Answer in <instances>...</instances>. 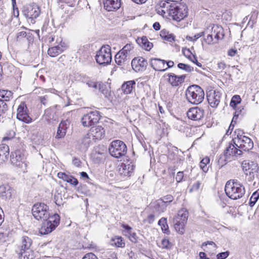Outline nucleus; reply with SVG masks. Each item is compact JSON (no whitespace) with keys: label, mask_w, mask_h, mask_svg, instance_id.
Listing matches in <instances>:
<instances>
[{"label":"nucleus","mask_w":259,"mask_h":259,"mask_svg":"<svg viewBox=\"0 0 259 259\" xmlns=\"http://www.w3.org/2000/svg\"><path fill=\"white\" fill-rule=\"evenodd\" d=\"M188 218V212L185 209H182L178 212L177 215L174 219H178L181 220V222L187 223Z\"/></svg>","instance_id":"39"},{"label":"nucleus","mask_w":259,"mask_h":259,"mask_svg":"<svg viewBox=\"0 0 259 259\" xmlns=\"http://www.w3.org/2000/svg\"><path fill=\"white\" fill-rule=\"evenodd\" d=\"M104 6L108 11H113L118 9L121 6L120 0H105Z\"/></svg>","instance_id":"18"},{"label":"nucleus","mask_w":259,"mask_h":259,"mask_svg":"<svg viewBox=\"0 0 259 259\" xmlns=\"http://www.w3.org/2000/svg\"><path fill=\"white\" fill-rule=\"evenodd\" d=\"M32 245L31 239L27 237L23 236L21 239V249L20 251H25V250H31L30 246Z\"/></svg>","instance_id":"32"},{"label":"nucleus","mask_w":259,"mask_h":259,"mask_svg":"<svg viewBox=\"0 0 259 259\" xmlns=\"http://www.w3.org/2000/svg\"><path fill=\"white\" fill-rule=\"evenodd\" d=\"M226 67V64L224 62H220L217 64V70L218 72H222Z\"/></svg>","instance_id":"58"},{"label":"nucleus","mask_w":259,"mask_h":259,"mask_svg":"<svg viewBox=\"0 0 259 259\" xmlns=\"http://www.w3.org/2000/svg\"><path fill=\"white\" fill-rule=\"evenodd\" d=\"M159 200H161V201H162L163 204L164 205H165V204L167 203H169V202H172V200H174V197L171 195H166V196L163 197L162 198H161Z\"/></svg>","instance_id":"52"},{"label":"nucleus","mask_w":259,"mask_h":259,"mask_svg":"<svg viewBox=\"0 0 259 259\" xmlns=\"http://www.w3.org/2000/svg\"><path fill=\"white\" fill-rule=\"evenodd\" d=\"M134 46L132 44H127L120 50L122 53L131 58V51L133 50Z\"/></svg>","instance_id":"44"},{"label":"nucleus","mask_w":259,"mask_h":259,"mask_svg":"<svg viewBox=\"0 0 259 259\" xmlns=\"http://www.w3.org/2000/svg\"><path fill=\"white\" fill-rule=\"evenodd\" d=\"M108 150L110 155L117 158L124 156L127 152L126 145L120 140L112 141L109 147Z\"/></svg>","instance_id":"5"},{"label":"nucleus","mask_w":259,"mask_h":259,"mask_svg":"<svg viewBox=\"0 0 259 259\" xmlns=\"http://www.w3.org/2000/svg\"><path fill=\"white\" fill-rule=\"evenodd\" d=\"M112 245H114L118 247H124L125 243L123 242L121 237H115L112 239L111 241Z\"/></svg>","instance_id":"42"},{"label":"nucleus","mask_w":259,"mask_h":259,"mask_svg":"<svg viewBox=\"0 0 259 259\" xmlns=\"http://www.w3.org/2000/svg\"><path fill=\"white\" fill-rule=\"evenodd\" d=\"M48 99V96L47 95H45L44 96H41L39 97L40 102L45 105H46L47 103Z\"/></svg>","instance_id":"64"},{"label":"nucleus","mask_w":259,"mask_h":259,"mask_svg":"<svg viewBox=\"0 0 259 259\" xmlns=\"http://www.w3.org/2000/svg\"><path fill=\"white\" fill-rule=\"evenodd\" d=\"M132 66L133 69L136 72L142 71L146 69L148 62L143 57L135 58L132 61Z\"/></svg>","instance_id":"10"},{"label":"nucleus","mask_w":259,"mask_h":259,"mask_svg":"<svg viewBox=\"0 0 259 259\" xmlns=\"http://www.w3.org/2000/svg\"><path fill=\"white\" fill-rule=\"evenodd\" d=\"M100 92L104 95L105 98H109L111 95L110 87L106 84L99 83L98 88Z\"/></svg>","instance_id":"37"},{"label":"nucleus","mask_w":259,"mask_h":259,"mask_svg":"<svg viewBox=\"0 0 259 259\" xmlns=\"http://www.w3.org/2000/svg\"><path fill=\"white\" fill-rule=\"evenodd\" d=\"M133 165L122 164L119 169V172L123 178L129 177L133 172Z\"/></svg>","instance_id":"23"},{"label":"nucleus","mask_w":259,"mask_h":259,"mask_svg":"<svg viewBox=\"0 0 259 259\" xmlns=\"http://www.w3.org/2000/svg\"><path fill=\"white\" fill-rule=\"evenodd\" d=\"M241 101V98L239 95L234 96L231 101L230 105L233 108H235L237 104L240 103Z\"/></svg>","instance_id":"47"},{"label":"nucleus","mask_w":259,"mask_h":259,"mask_svg":"<svg viewBox=\"0 0 259 259\" xmlns=\"http://www.w3.org/2000/svg\"><path fill=\"white\" fill-rule=\"evenodd\" d=\"M204 110L198 107L190 108L187 112L188 117L193 120L199 121L204 116Z\"/></svg>","instance_id":"11"},{"label":"nucleus","mask_w":259,"mask_h":259,"mask_svg":"<svg viewBox=\"0 0 259 259\" xmlns=\"http://www.w3.org/2000/svg\"><path fill=\"white\" fill-rule=\"evenodd\" d=\"M172 3H170L169 1L166 0L165 1L160 2L156 7H160L162 9H170Z\"/></svg>","instance_id":"50"},{"label":"nucleus","mask_w":259,"mask_h":259,"mask_svg":"<svg viewBox=\"0 0 259 259\" xmlns=\"http://www.w3.org/2000/svg\"><path fill=\"white\" fill-rule=\"evenodd\" d=\"M178 67L180 69L185 70L187 72H191L193 70V67L189 65L180 63L178 64Z\"/></svg>","instance_id":"48"},{"label":"nucleus","mask_w":259,"mask_h":259,"mask_svg":"<svg viewBox=\"0 0 259 259\" xmlns=\"http://www.w3.org/2000/svg\"><path fill=\"white\" fill-rule=\"evenodd\" d=\"M30 33L27 34L26 31H20L17 34L16 40L18 41H21L24 40H28L30 37Z\"/></svg>","instance_id":"43"},{"label":"nucleus","mask_w":259,"mask_h":259,"mask_svg":"<svg viewBox=\"0 0 259 259\" xmlns=\"http://www.w3.org/2000/svg\"><path fill=\"white\" fill-rule=\"evenodd\" d=\"M128 235L130 240L132 242L134 243H136L138 241V237L137 236L136 233L132 232L131 231L128 232Z\"/></svg>","instance_id":"54"},{"label":"nucleus","mask_w":259,"mask_h":259,"mask_svg":"<svg viewBox=\"0 0 259 259\" xmlns=\"http://www.w3.org/2000/svg\"><path fill=\"white\" fill-rule=\"evenodd\" d=\"M167 76L168 82L173 87L178 86L184 82L186 78L185 75L178 76L172 73H168Z\"/></svg>","instance_id":"14"},{"label":"nucleus","mask_w":259,"mask_h":259,"mask_svg":"<svg viewBox=\"0 0 259 259\" xmlns=\"http://www.w3.org/2000/svg\"><path fill=\"white\" fill-rule=\"evenodd\" d=\"M209 162V158L208 157L203 158L200 162V167L205 172H206L208 170V167L207 166V165Z\"/></svg>","instance_id":"45"},{"label":"nucleus","mask_w":259,"mask_h":259,"mask_svg":"<svg viewBox=\"0 0 259 259\" xmlns=\"http://www.w3.org/2000/svg\"><path fill=\"white\" fill-rule=\"evenodd\" d=\"M183 53L184 55L189 60L191 59L192 58V56H191L192 53L189 49L186 48L183 49Z\"/></svg>","instance_id":"59"},{"label":"nucleus","mask_w":259,"mask_h":259,"mask_svg":"<svg viewBox=\"0 0 259 259\" xmlns=\"http://www.w3.org/2000/svg\"><path fill=\"white\" fill-rule=\"evenodd\" d=\"M158 225L161 226V229L163 233L165 234H169L170 231L168 229V227L167 224L166 219L165 218H162L158 221Z\"/></svg>","instance_id":"41"},{"label":"nucleus","mask_w":259,"mask_h":259,"mask_svg":"<svg viewBox=\"0 0 259 259\" xmlns=\"http://www.w3.org/2000/svg\"><path fill=\"white\" fill-rule=\"evenodd\" d=\"M82 259H98L96 255L93 253L86 254Z\"/></svg>","instance_id":"61"},{"label":"nucleus","mask_w":259,"mask_h":259,"mask_svg":"<svg viewBox=\"0 0 259 259\" xmlns=\"http://www.w3.org/2000/svg\"><path fill=\"white\" fill-rule=\"evenodd\" d=\"M9 156V147L8 145L3 144L0 145V159L5 161L8 159Z\"/></svg>","instance_id":"30"},{"label":"nucleus","mask_w":259,"mask_h":259,"mask_svg":"<svg viewBox=\"0 0 259 259\" xmlns=\"http://www.w3.org/2000/svg\"><path fill=\"white\" fill-rule=\"evenodd\" d=\"M97 62L102 65L109 64L112 60L110 47L108 45L102 46L100 50L97 52L96 55Z\"/></svg>","instance_id":"6"},{"label":"nucleus","mask_w":259,"mask_h":259,"mask_svg":"<svg viewBox=\"0 0 259 259\" xmlns=\"http://www.w3.org/2000/svg\"><path fill=\"white\" fill-rule=\"evenodd\" d=\"M235 144L236 146L244 151H248L249 150L251 149L253 146V143L251 140L246 136H243L242 139H240L239 146L237 144Z\"/></svg>","instance_id":"15"},{"label":"nucleus","mask_w":259,"mask_h":259,"mask_svg":"<svg viewBox=\"0 0 259 259\" xmlns=\"http://www.w3.org/2000/svg\"><path fill=\"white\" fill-rule=\"evenodd\" d=\"M11 162L16 166L26 169L27 164L25 162L24 155L20 150H16L13 152L11 155Z\"/></svg>","instance_id":"8"},{"label":"nucleus","mask_w":259,"mask_h":259,"mask_svg":"<svg viewBox=\"0 0 259 259\" xmlns=\"http://www.w3.org/2000/svg\"><path fill=\"white\" fill-rule=\"evenodd\" d=\"M202 187L203 185L201 182L198 181L196 183L193 184V185L192 186L191 188L190 189V192H191L193 191H197L201 188H202Z\"/></svg>","instance_id":"49"},{"label":"nucleus","mask_w":259,"mask_h":259,"mask_svg":"<svg viewBox=\"0 0 259 259\" xmlns=\"http://www.w3.org/2000/svg\"><path fill=\"white\" fill-rule=\"evenodd\" d=\"M242 166L243 170L246 171L251 170V168H252V167H251V163H250L246 161H243Z\"/></svg>","instance_id":"53"},{"label":"nucleus","mask_w":259,"mask_h":259,"mask_svg":"<svg viewBox=\"0 0 259 259\" xmlns=\"http://www.w3.org/2000/svg\"><path fill=\"white\" fill-rule=\"evenodd\" d=\"M59 178L62 179L70 184L76 186L78 184L77 180L71 176L68 175L64 172H60L58 174Z\"/></svg>","instance_id":"26"},{"label":"nucleus","mask_w":259,"mask_h":259,"mask_svg":"<svg viewBox=\"0 0 259 259\" xmlns=\"http://www.w3.org/2000/svg\"><path fill=\"white\" fill-rule=\"evenodd\" d=\"M211 33L215 39L214 43H216L219 40L223 39L224 36L223 28L218 25H214L212 27Z\"/></svg>","instance_id":"20"},{"label":"nucleus","mask_w":259,"mask_h":259,"mask_svg":"<svg viewBox=\"0 0 259 259\" xmlns=\"http://www.w3.org/2000/svg\"><path fill=\"white\" fill-rule=\"evenodd\" d=\"M251 170L248 171V174L246 173L247 175H248V180L249 181H252L255 179V178H258V172L257 171L258 167L256 163L251 162Z\"/></svg>","instance_id":"31"},{"label":"nucleus","mask_w":259,"mask_h":259,"mask_svg":"<svg viewBox=\"0 0 259 259\" xmlns=\"http://www.w3.org/2000/svg\"><path fill=\"white\" fill-rule=\"evenodd\" d=\"M100 119L99 112L95 110L84 114L81 119V122L84 127H90L98 123Z\"/></svg>","instance_id":"7"},{"label":"nucleus","mask_w":259,"mask_h":259,"mask_svg":"<svg viewBox=\"0 0 259 259\" xmlns=\"http://www.w3.org/2000/svg\"><path fill=\"white\" fill-rule=\"evenodd\" d=\"M207 99L210 106L212 108H216L220 102L221 94L215 91L209 92L207 94Z\"/></svg>","instance_id":"12"},{"label":"nucleus","mask_w":259,"mask_h":259,"mask_svg":"<svg viewBox=\"0 0 259 259\" xmlns=\"http://www.w3.org/2000/svg\"><path fill=\"white\" fill-rule=\"evenodd\" d=\"M156 10L157 13L161 15L164 16L166 13L169 14V9H164L161 8L160 7H156Z\"/></svg>","instance_id":"55"},{"label":"nucleus","mask_w":259,"mask_h":259,"mask_svg":"<svg viewBox=\"0 0 259 259\" xmlns=\"http://www.w3.org/2000/svg\"><path fill=\"white\" fill-rule=\"evenodd\" d=\"M66 49V46L64 42H61L58 46L49 48L48 51V54L51 57H54L62 53Z\"/></svg>","instance_id":"19"},{"label":"nucleus","mask_w":259,"mask_h":259,"mask_svg":"<svg viewBox=\"0 0 259 259\" xmlns=\"http://www.w3.org/2000/svg\"><path fill=\"white\" fill-rule=\"evenodd\" d=\"M184 178V173L183 171H179L176 176V180L177 182H181Z\"/></svg>","instance_id":"60"},{"label":"nucleus","mask_w":259,"mask_h":259,"mask_svg":"<svg viewBox=\"0 0 259 259\" xmlns=\"http://www.w3.org/2000/svg\"><path fill=\"white\" fill-rule=\"evenodd\" d=\"M259 190L254 192L250 198L249 205L253 206L259 198Z\"/></svg>","instance_id":"46"},{"label":"nucleus","mask_w":259,"mask_h":259,"mask_svg":"<svg viewBox=\"0 0 259 259\" xmlns=\"http://www.w3.org/2000/svg\"><path fill=\"white\" fill-rule=\"evenodd\" d=\"M187 13V7L181 3H172L171 8L169 9V15L177 21L183 20Z\"/></svg>","instance_id":"4"},{"label":"nucleus","mask_w":259,"mask_h":259,"mask_svg":"<svg viewBox=\"0 0 259 259\" xmlns=\"http://www.w3.org/2000/svg\"><path fill=\"white\" fill-rule=\"evenodd\" d=\"M135 84L136 82L134 80L128 81L122 85V90L125 94H128L132 92Z\"/></svg>","instance_id":"36"},{"label":"nucleus","mask_w":259,"mask_h":259,"mask_svg":"<svg viewBox=\"0 0 259 259\" xmlns=\"http://www.w3.org/2000/svg\"><path fill=\"white\" fill-rule=\"evenodd\" d=\"M225 191L227 196L233 200L242 198L245 193L244 187L237 180H230L227 181Z\"/></svg>","instance_id":"2"},{"label":"nucleus","mask_w":259,"mask_h":259,"mask_svg":"<svg viewBox=\"0 0 259 259\" xmlns=\"http://www.w3.org/2000/svg\"><path fill=\"white\" fill-rule=\"evenodd\" d=\"M160 36L162 39L169 42H172L175 40V36L173 34L169 33L165 29H163L160 31Z\"/></svg>","instance_id":"38"},{"label":"nucleus","mask_w":259,"mask_h":259,"mask_svg":"<svg viewBox=\"0 0 259 259\" xmlns=\"http://www.w3.org/2000/svg\"><path fill=\"white\" fill-rule=\"evenodd\" d=\"M89 134L93 140H100L105 134V130L101 126H97L92 128Z\"/></svg>","instance_id":"24"},{"label":"nucleus","mask_w":259,"mask_h":259,"mask_svg":"<svg viewBox=\"0 0 259 259\" xmlns=\"http://www.w3.org/2000/svg\"><path fill=\"white\" fill-rule=\"evenodd\" d=\"M185 95L187 101L195 105L201 103L204 98V91L196 84L190 85L186 90Z\"/></svg>","instance_id":"3"},{"label":"nucleus","mask_w":259,"mask_h":259,"mask_svg":"<svg viewBox=\"0 0 259 259\" xmlns=\"http://www.w3.org/2000/svg\"><path fill=\"white\" fill-rule=\"evenodd\" d=\"M92 140L93 138L89 133L85 135L79 142L80 149L86 150L92 143Z\"/></svg>","instance_id":"28"},{"label":"nucleus","mask_w":259,"mask_h":259,"mask_svg":"<svg viewBox=\"0 0 259 259\" xmlns=\"http://www.w3.org/2000/svg\"><path fill=\"white\" fill-rule=\"evenodd\" d=\"M19 258V259H35L34 252L31 249L20 251Z\"/></svg>","instance_id":"34"},{"label":"nucleus","mask_w":259,"mask_h":259,"mask_svg":"<svg viewBox=\"0 0 259 259\" xmlns=\"http://www.w3.org/2000/svg\"><path fill=\"white\" fill-rule=\"evenodd\" d=\"M31 211L35 219L45 221L39 231L41 234L45 235L51 233L60 223V216L57 213H51L49 206L44 203L34 204Z\"/></svg>","instance_id":"1"},{"label":"nucleus","mask_w":259,"mask_h":259,"mask_svg":"<svg viewBox=\"0 0 259 259\" xmlns=\"http://www.w3.org/2000/svg\"><path fill=\"white\" fill-rule=\"evenodd\" d=\"M174 227L176 231L180 234H183L185 232L184 227L186 223L181 222V220L174 219Z\"/></svg>","instance_id":"35"},{"label":"nucleus","mask_w":259,"mask_h":259,"mask_svg":"<svg viewBox=\"0 0 259 259\" xmlns=\"http://www.w3.org/2000/svg\"><path fill=\"white\" fill-rule=\"evenodd\" d=\"M86 83L89 87L94 88L96 89H97L98 88L99 84H98L97 83L95 82L94 81H89Z\"/></svg>","instance_id":"62"},{"label":"nucleus","mask_w":259,"mask_h":259,"mask_svg":"<svg viewBox=\"0 0 259 259\" xmlns=\"http://www.w3.org/2000/svg\"><path fill=\"white\" fill-rule=\"evenodd\" d=\"M131 58L119 51L115 56V61L118 65H124L128 63Z\"/></svg>","instance_id":"22"},{"label":"nucleus","mask_w":259,"mask_h":259,"mask_svg":"<svg viewBox=\"0 0 259 259\" xmlns=\"http://www.w3.org/2000/svg\"><path fill=\"white\" fill-rule=\"evenodd\" d=\"M150 207L152 208L154 213L159 214L164 211L166 205L163 204L162 201L158 200L152 203Z\"/></svg>","instance_id":"25"},{"label":"nucleus","mask_w":259,"mask_h":259,"mask_svg":"<svg viewBox=\"0 0 259 259\" xmlns=\"http://www.w3.org/2000/svg\"><path fill=\"white\" fill-rule=\"evenodd\" d=\"M28 109L24 102H21L17 109V118L19 120L29 123L32 121L28 114Z\"/></svg>","instance_id":"9"},{"label":"nucleus","mask_w":259,"mask_h":259,"mask_svg":"<svg viewBox=\"0 0 259 259\" xmlns=\"http://www.w3.org/2000/svg\"><path fill=\"white\" fill-rule=\"evenodd\" d=\"M137 41L142 48L147 51H150L153 47V44L148 40L146 36L138 38Z\"/></svg>","instance_id":"29"},{"label":"nucleus","mask_w":259,"mask_h":259,"mask_svg":"<svg viewBox=\"0 0 259 259\" xmlns=\"http://www.w3.org/2000/svg\"><path fill=\"white\" fill-rule=\"evenodd\" d=\"M24 14L27 18L31 19L36 18L40 14L39 8L37 6L30 7L25 11Z\"/></svg>","instance_id":"21"},{"label":"nucleus","mask_w":259,"mask_h":259,"mask_svg":"<svg viewBox=\"0 0 259 259\" xmlns=\"http://www.w3.org/2000/svg\"><path fill=\"white\" fill-rule=\"evenodd\" d=\"M14 193V190L8 185L0 186V196L3 199L7 200L11 198Z\"/></svg>","instance_id":"16"},{"label":"nucleus","mask_w":259,"mask_h":259,"mask_svg":"<svg viewBox=\"0 0 259 259\" xmlns=\"http://www.w3.org/2000/svg\"><path fill=\"white\" fill-rule=\"evenodd\" d=\"M151 66L156 71H164L167 69L166 61L158 58H152L150 60Z\"/></svg>","instance_id":"13"},{"label":"nucleus","mask_w":259,"mask_h":259,"mask_svg":"<svg viewBox=\"0 0 259 259\" xmlns=\"http://www.w3.org/2000/svg\"><path fill=\"white\" fill-rule=\"evenodd\" d=\"M8 106L6 103H4L0 100V115L4 113L7 110Z\"/></svg>","instance_id":"57"},{"label":"nucleus","mask_w":259,"mask_h":259,"mask_svg":"<svg viewBox=\"0 0 259 259\" xmlns=\"http://www.w3.org/2000/svg\"><path fill=\"white\" fill-rule=\"evenodd\" d=\"M43 118L49 123H51L53 121L56 120L57 118L56 107L54 106L46 109Z\"/></svg>","instance_id":"17"},{"label":"nucleus","mask_w":259,"mask_h":259,"mask_svg":"<svg viewBox=\"0 0 259 259\" xmlns=\"http://www.w3.org/2000/svg\"><path fill=\"white\" fill-rule=\"evenodd\" d=\"M67 127V123L66 121H62L59 125L56 138L61 139L66 135Z\"/></svg>","instance_id":"27"},{"label":"nucleus","mask_w":259,"mask_h":259,"mask_svg":"<svg viewBox=\"0 0 259 259\" xmlns=\"http://www.w3.org/2000/svg\"><path fill=\"white\" fill-rule=\"evenodd\" d=\"M237 147L234 144H230L225 151L224 155L226 158H229L230 156H235L236 153Z\"/></svg>","instance_id":"40"},{"label":"nucleus","mask_w":259,"mask_h":259,"mask_svg":"<svg viewBox=\"0 0 259 259\" xmlns=\"http://www.w3.org/2000/svg\"><path fill=\"white\" fill-rule=\"evenodd\" d=\"M190 60L195 63L198 66L200 67L202 66L201 64L197 61V57L195 55H193L192 58Z\"/></svg>","instance_id":"63"},{"label":"nucleus","mask_w":259,"mask_h":259,"mask_svg":"<svg viewBox=\"0 0 259 259\" xmlns=\"http://www.w3.org/2000/svg\"><path fill=\"white\" fill-rule=\"evenodd\" d=\"M229 255V252L228 251L222 252L218 253L217 255V259H225Z\"/></svg>","instance_id":"56"},{"label":"nucleus","mask_w":259,"mask_h":259,"mask_svg":"<svg viewBox=\"0 0 259 259\" xmlns=\"http://www.w3.org/2000/svg\"><path fill=\"white\" fill-rule=\"evenodd\" d=\"M13 98V93L10 91L0 89V100L4 103L9 101Z\"/></svg>","instance_id":"33"},{"label":"nucleus","mask_w":259,"mask_h":259,"mask_svg":"<svg viewBox=\"0 0 259 259\" xmlns=\"http://www.w3.org/2000/svg\"><path fill=\"white\" fill-rule=\"evenodd\" d=\"M172 245L167 239H163L161 241V247L162 248L170 249Z\"/></svg>","instance_id":"51"}]
</instances>
